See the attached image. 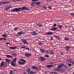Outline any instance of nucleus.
I'll list each match as a JSON object with an SVG mask.
<instances>
[{
    "instance_id": "f257e3e1",
    "label": "nucleus",
    "mask_w": 74,
    "mask_h": 74,
    "mask_svg": "<svg viewBox=\"0 0 74 74\" xmlns=\"http://www.w3.org/2000/svg\"><path fill=\"white\" fill-rule=\"evenodd\" d=\"M29 10V9L28 8H26V7H22L21 8H15L13 9L12 10V11L13 12H19L20 11H23L24 10Z\"/></svg>"
},
{
    "instance_id": "f03ea898",
    "label": "nucleus",
    "mask_w": 74,
    "mask_h": 74,
    "mask_svg": "<svg viewBox=\"0 0 74 74\" xmlns=\"http://www.w3.org/2000/svg\"><path fill=\"white\" fill-rule=\"evenodd\" d=\"M20 61L22 62V63L20 61L18 62V63H19V64H24L25 63V62L26 61L25 60H24V59H19Z\"/></svg>"
},
{
    "instance_id": "7ed1b4c3",
    "label": "nucleus",
    "mask_w": 74,
    "mask_h": 74,
    "mask_svg": "<svg viewBox=\"0 0 74 74\" xmlns=\"http://www.w3.org/2000/svg\"><path fill=\"white\" fill-rule=\"evenodd\" d=\"M10 2L9 1H6V2L0 1V4H9Z\"/></svg>"
},
{
    "instance_id": "20e7f679",
    "label": "nucleus",
    "mask_w": 74,
    "mask_h": 74,
    "mask_svg": "<svg viewBox=\"0 0 74 74\" xmlns=\"http://www.w3.org/2000/svg\"><path fill=\"white\" fill-rule=\"evenodd\" d=\"M38 59L40 61H41L42 62H43V61H44L45 58H44V57H40Z\"/></svg>"
},
{
    "instance_id": "39448f33",
    "label": "nucleus",
    "mask_w": 74,
    "mask_h": 74,
    "mask_svg": "<svg viewBox=\"0 0 74 74\" xmlns=\"http://www.w3.org/2000/svg\"><path fill=\"white\" fill-rule=\"evenodd\" d=\"M10 8H11V6H10V5H6L5 8V11H8V9H10Z\"/></svg>"
},
{
    "instance_id": "423d86ee",
    "label": "nucleus",
    "mask_w": 74,
    "mask_h": 74,
    "mask_svg": "<svg viewBox=\"0 0 74 74\" xmlns=\"http://www.w3.org/2000/svg\"><path fill=\"white\" fill-rule=\"evenodd\" d=\"M31 33L32 34V35H33V36H37V35H38V34L35 31L33 32H31Z\"/></svg>"
},
{
    "instance_id": "0eeeda50",
    "label": "nucleus",
    "mask_w": 74,
    "mask_h": 74,
    "mask_svg": "<svg viewBox=\"0 0 74 74\" xmlns=\"http://www.w3.org/2000/svg\"><path fill=\"white\" fill-rule=\"evenodd\" d=\"M25 55L26 56H27L28 57H30V56H32V54H31V53H29V54L28 53H27L25 54Z\"/></svg>"
},
{
    "instance_id": "6e6552de",
    "label": "nucleus",
    "mask_w": 74,
    "mask_h": 74,
    "mask_svg": "<svg viewBox=\"0 0 74 74\" xmlns=\"http://www.w3.org/2000/svg\"><path fill=\"white\" fill-rule=\"evenodd\" d=\"M25 33L23 32L22 31H21V32H18L17 34L18 35H20V36H21L22 34H24Z\"/></svg>"
},
{
    "instance_id": "1a4fd4ad",
    "label": "nucleus",
    "mask_w": 74,
    "mask_h": 74,
    "mask_svg": "<svg viewBox=\"0 0 74 74\" xmlns=\"http://www.w3.org/2000/svg\"><path fill=\"white\" fill-rule=\"evenodd\" d=\"M63 66H64V64H61L58 65V68H59L60 69H61V68H62V67H63Z\"/></svg>"
},
{
    "instance_id": "9d476101",
    "label": "nucleus",
    "mask_w": 74,
    "mask_h": 74,
    "mask_svg": "<svg viewBox=\"0 0 74 74\" xmlns=\"http://www.w3.org/2000/svg\"><path fill=\"white\" fill-rule=\"evenodd\" d=\"M57 29H58L57 28H55L54 27H52L51 29H50V30H56Z\"/></svg>"
},
{
    "instance_id": "9b49d317",
    "label": "nucleus",
    "mask_w": 74,
    "mask_h": 74,
    "mask_svg": "<svg viewBox=\"0 0 74 74\" xmlns=\"http://www.w3.org/2000/svg\"><path fill=\"white\" fill-rule=\"evenodd\" d=\"M46 34L47 35H52V34H53V32H47V33H46Z\"/></svg>"
},
{
    "instance_id": "f8f14e48",
    "label": "nucleus",
    "mask_w": 74,
    "mask_h": 74,
    "mask_svg": "<svg viewBox=\"0 0 74 74\" xmlns=\"http://www.w3.org/2000/svg\"><path fill=\"white\" fill-rule=\"evenodd\" d=\"M32 69H35V70H38V68L37 66H32Z\"/></svg>"
},
{
    "instance_id": "ddd939ff",
    "label": "nucleus",
    "mask_w": 74,
    "mask_h": 74,
    "mask_svg": "<svg viewBox=\"0 0 74 74\" xmlns=\"http://www.w3.org/2000/svg\"><path fill=\"white\" fill-rule=\"evenodd\" d=\"M31 71V69H27V72L28 73V74H29L30 71Z\"/></svg>"
},
{
    "instance_id": "4468645a",
    "label": "nucleus",
    "mask_w": 74,
    "mask_h": 74,
    "mask_svg": "<svg viewBox=\"0 0 74 74\" xmlns=\"http://www.w3.org/2000/svg\"><path fill=\"white\" fill-rule=\"evenodd\" d=\"M11 64L12 66H16V65L14 64V62L13 61H12Z\"/></svg>"
},
{
    "instance_id": "2eb2a0df",
    "label": "nucleus",
    "mask_w": 74,
    "mask_h": 74,
    "mask_svg": "<svg viewBox=\"0 0 74 74\" xmlns=\"http://www.w3.org/2000/svg\"><path fill=\"white\" fill-rule=\"evenodd\" d=\"M54 70H55V71H61V70H60V69L57 68L56 69H55Z\"/></svg>"
},
{
    "instance_id": "dca6fc26",
    "label": "nucleus",
    "mask_w": 74,
    "mask_h": 74,
    "mask_svg": "<svg viewBox=\"0 0 74 74\" xmlns=\"http://www.w3.org/2000/svg\"><path fill=\"white\" fill-rule=\"evenodd\" d=\"M22 42H23L24 44H27V41L25 40H24L22 41Z\"/></svg>"
},
{
    "instance_id": "f3484780",
    "label": "nucleus",
    "mask_w": 74,
    "mask_h": 74,
    "mask_svg": "<svg viewBox=\"0 0 74 74\" xmlns=\"http://www.w3.org/2000/svg\"><path fill=\"white\" fill-rule=\"evenodd\" d=\"M37 26H38L39 27H42V26H43L40 23H38L37 25Z\"/></svg>"
},
{
    "instance_id": "a211bd4d",
    "label": "nucleus",
    "mask_w": 74,
    "mask_h": 74,
    "mask_svg": "<svg viewBox=\"0 0 74 74\" xmlns=\"http://www.w3.org/2000/svg\"><path fill=\"white\" fill-rule=\"evenodd\" d=\"M6 56H7V58H12V57L11 56H10L9 55H7Z\"/></svg>"
},
{
    "instance_id": "6ab92c4d",
    "label": "nucleus",
    "mask_w": 74,
    "mask_h": 74,
    "mask_svg": "<svg viewBox=\"0 0 74 74\" xmlns=\"http://www.w3.org/2000/svg\"><path fill=\"white\" fill-rule=\"evenodd\" d=\"M54 37H55L56 38H58V40H59L60 41V39H61L60 38H59V37H58V36H54Z\"/></svg>"
},
{
    "instance_id": "aec40b11",
    "label": "nucleus",
    "mask_w": 74,
    "mask_h": 74,
    "mask_svg": "<svg viewBox=\"0 0 74 74\" xmlns=\"http://www.w3.org/2000/svg\"><path fill=\"white\" fill-rule=\"evenodd\" d=\"M16 48L17 47H10L9 48H10V49H16Z\"/></svg>"
},
{
    "instance_id": "412c9836",
    "label": "nucleus",
    "mask_w": 74,
    "mask_h": 74,
    "mask_svg": "<svg viewBox=\"0 0 74 74\" xmlns=\"http://www.w3.org/2000/svg\"><path fill=\"white\" fill-rule=\"evenodd\" d=\"M47 67H48V68H50V67H53V65H48L47 66Z\"/></svg>"
},
{
    "instance_id": "4be33fe9",
    "label": "nucleus",
    "mask_w": 74,
    "mask_h": 74,
    "mask_svg": "<svg viewBox=\"0 0 74 74\" xmlns=\"http://www.w3.org/2000/svg\"><path fill=\"white\" fill-rule=\"evenodd\" d=\"M35 4H36L37 5H39L41 4V3L40 2H37L35 3Z\"/></svg>"
},
{
    "instance_id": "5701e85b",
    "label": "nucleus",
    "mask_w": 74,
    "mask_h": 74,
    "mask_svg": "<svg viewBox=\"0 0 74 74\" xmlns=\"http://www.w3.org/2000/svg\"><path fill=\"white\" fill-rule=\"evenodd\" d=\"M66 49L67 51H69V49L70 48V47H66Z\"/></svg>"
},
{
    "instance_id": "b1692460",
    "label": "nucleus",
    "mask_w": 74,
    "mask_h": 74,
    "mask_svg": "<svg viewBox=\"0 0 74 74\" xmlns=\"http://www.w3.org/2000/svg\"><path fill=\"white\" fill-rule=\"evenodd\" d=\"M5 60L7 62H8L9 63L10 62V60H9V59H6Z\"/></svg>"
},
{
    "instance_id": "393cba45",
    "label": "nucleus",
    "mask_w": 74,
    "mask_h": 74,
    "mask_svg": "<svg viewBox=\"0 0 74 74\" xmlns=\"http://www.w3.org/2000/svg\"><path fill=\"white\" fill-rule=\"evenodd\" d=\"M40 51L41 52H43V53H44L45 52L44 50L43 49H40Z\"/></svg>"
},
{
    "instance_id": "a878e982",
    "label": "nucleus",
    "mask_w": 74,
    "mask_h": 74,
    "mask_svg": "<svg viewBox=\"0 0 74 74\" xmlns=\"http://www.w3.org/2000/svg\"><path fill=\"white\" fill-rule=\"evenodd\" d=\"M36 73V72H33L32 71H30V72H29V74H33L34 73Z\"/></svg>"
},
{
    "instance_id": "bb28decb",
    "label": "nucleus",
    "mask_w": 74,
    "mask_h": 74,
    "mask_svg": "<svg viewBox=\"0 0 74 74\" xmlns=\"http://www.w3.org/2000/svg\"><path fill=\"white\" fill-rule=\"evenodd\" d=\"M58 27L60 28V29H61L62 27V25H58Z\"/></svg>"
},
{
    "instance_id": "cd10ccee",
    "label": "nucleus",
    "mask_w": 74,
    "mask_h": 74,
    "mask_svg": "<svg viewBox=\"0 0 74 74\" xmlns=\"http://www.w3.org/2000/svg\"><path fill=\"white\" fill-rule=\"evenodd\" d=\"M4 62L3 61L1 63V66H3V65L4 64Z\"/></svg>"
},
{
    "instance_id": "c85d7f7f",
    "label": "nucleus",
    "mask_w": 74,
    "mask_h": 74,
    "mask_svg": "<svg viewBox=\"0 0 74 74\" xmlns=\"http://www.w3.org/2000/svg\"><path fill=\"white\" fill-rule=\"evenodd\" d=\"M65 40H69V39L67 37L64 38Z\"/></svg>"
},
{
    "instance_id": "c756f323",
    "label": "nucleus",
    "mask_w": 74,
    "mask_h": 74,
    "mask_svg": "<svg viewBox=\"0 0 74 74\" xmlns=\"http://www.w3.org/2000/svg\"><path fill=\"white\" fill-rule=\"evenodd\" d=\"M3 37H7V35H5V34H3V35H2Z\"/></svg>"
},
{
    "instance_id": "7c9ffc66",
    "label": "nucleus",
    "mask_w": 74,
    "mask_h": 74,
    "mask_svg": "<svg viewBox=\"0 0 74 74\" xmlns=\"http://www.w3.org/2000/svg\"><path fill=\"white\" fill-rule=\"evenodd\" d=\"M12 55H13V56H16L17 54H16L13 53Z\"/></svg>"
},
{
    "instance_id": "2f4dec72",
    "label": "nucleus",
    "mask_w": 74,
    "mask_h": 74,
    "mask_svg": "<svg viewBox=\"0 0 74 74\" xmlns=\"http://www.w3.org/2000/svg\"><path fill=\"white\" fill-rule=\"evenodd\" d=\"M57 74V73L56 72H51L50 73V74Z\"/></svg>"
},
{
    "instance_id": "473e14b6",
    "label": "nucleus",
    "mask_w": 74,
    "mask_h": 74,
    "mask_svg": "<svg viewBox=\"0 0 74 74\" xmlns=\"http://www.w3.org/2000/svg\"><path fill=\"white\" fill-rule=\"evenodd\" d=\"M50 53L51 55H53V54L54 53L52 51H51L50 52Z\"/></svg>"
},
{
    "instance_id": "72a5a7b5",
    "label": "nucleus",
    "mask_w": 74,
    "mask_h": 74,
    "mask_svg": "<svg viewBox=\"0 0 74 74\" xmlns=\"http://www.w3.org/2000/svg\"><path fill=\"white\" fill-rule=\"evenodd\" d=\"M45 56L46 57V58H49V56L48 55H45Z\"/></svg>"
},
{
    "instance_id": "f704fd0d",
    "label": "nucleus",
    "mask_w": 74,
    "mask_h": 74,
    "mask_svg": "<svg viewBox=\"0 0 74 74\" xmlns=\"http://www.w3.org/2000/svg\"><path fill=\"white\" fill-rule=\"evenodd\" d=\"M43 9H47V7L45 6H43L42 7Z\"/></svg>"
},
{
    "instance_id": "c9c22d12",
    "label": "nucleus",
    "mask_w": 74,
    "mask_h": 74,
    "mask_svg": "<svg viewBox=\"0 0 74 74\" xmlns=\"http://www.w3.org/2000/svg\"><path fill=\"white\" fill-rule=\"evenodd\" d=\"M16 58H15L14 59V62H16Z\"/></svg>"
},
{
    "instance_id": "e433bc0d",
    "label": "nucleus",
    "mask_w": 74,
    "mask_h": 74,
    "mask_svg": "<svg viewBox=\"0 0 74 74\" xmlns=\"http://www.w3.org/2000/svg\"><path fill=\"white\" fill-rule=\"evenodd\" d=\"M27 47V46H23V47H21V48L22 49V48H26Z\"/></svg>"
},
{
    "instance_id": "4c0bfd02",
    "label": "nucleus",
    "mask_w": 74,
    "mask_h": 74,
    "mask_svg": "<svg viewBox=\"0 0 74 74\" xmlns=\"http://www.w3.org/2000/svg\"><path fill=\"white\" fill-rule=\"evenodd\" d=\"M48 8H49V9H50V10L52 9V8L51 7V6H48Z\"/></svg>"
},
{
    "instance_id": "58836bf2",
    "label": "nucleus",
    "mask_w": 74,
    "mask_h": 74,
    "mask_svg": "<svg viewBox=\"0 0 74 74\" xmlns=\"http://www.w3.org/2000/svg\"><path fill=\"white\" fill-rule=\"evenodd\" d=\"M12 73H13V71H12L11 70L10 71V74H12Z\"/></svg>"
},
{
    "instance_id": "ea45409f",
    "label": "nucleus",
    "mask_w": 74,
    "mask_h": 74,
    "mask_svg": "<svg viewBox=\"0 0 74 74\" xmlns=\"http://www.w3.org/2000/svg\"><path fill=\"white\" fill-rule=\"evenodd\" d=\"M5 43L6 44H7V45H8V44H9V45H11V44H10V43Z\"/></svg>"
},
{
    "instance_id": "a19ab883",
    "label": "nucleus",
    "mask_w": 74,
    "mask_h": 74,
    "mask_svg": "<svg viewBox=\"0 0 74 74\" xmlns=\"http://www.w3.org/2000/svg\"><path fill=\"white\" fill-rule=\"evenodd\" d=\"M38 44L39 45H42V44H43L44 43L39 42V43H38Z\"/></svg>"
},
{
    "instance_id": "79ce46f5",
    "label": "nucleus",
    "mask_w": 74,
    "mask_h": 74,
    "mask_svg": "<svg viewBox=\"0 0 74 74\" xmlns=\"http://www.w3.org/2000/svg\"><path fill=\"white\" fill-rule=\"evenodd\" d=\"M68 66H71V64H68Z\"/></svg>"
},
{
    "instance_id": "37998d69",
    "label": "nucleus",
    "mask_w": 74,
    "mask_h": 74,
    "mask_svg": "<svg viewBox=\"0 0 74 74\" xmlns=\"http://www.w3.org/2000/svg\"><path fill=\"white\" fill-rule=\"evenodd\" d=\"M17 29H18V28H15L14 29V30H16Z\"/></svg>"
},
{
    "instance_id": "c03bdc74",
    "label": "nucleus",
    "mask_w": 74,
    "mask_h": 74,
    "mask_svg": "<svg viewBox=\"0 0 74 74\" xmlns=\"http://www.w3.org/2000/svg\"><path fill=\"white\" fill-rule=\"evenodd\" d=\"M45 52H46V53H49V52H48V50L45 51Z\"/></svg>"
},
{
    "instance_id": "a18cd8bd",
    "label": "nucleus",
    "mask_w": 74,
    "mask_h": 74,
    "mask_svg": "<svg viewBox=\"0 0 74 74\" xmlns=\"http://www.w3.org/2000/svg\"><path fill=\"white\" fill-rule=\"evenodd\" d=\"M71 16H74V14L71 13Z\"/></svg>"
},
{
    "instance_id": "49530a36",
    "label": "nucleus",
    "mask_w": 74,
    "mask_h": 74,
    "mask_svg": "<svg viewBox=\"0 0 74 74\" xmlns=\"http://www.w3.org/2000/svg\"><path fill=\"white\" fill-rule=\"evenodd\" d=\"M57 25L56 24H54V25H53V26H57Z\"/></svg>"
},
{
    "instance_id": "de8ad7c7",
    "label": "nucleus",
    "mask_w": 74,
    "mask_h": 74,
    "mask_svg": "<svg viewBox=\"0 0 74 74\" xmlns=\"http://www.w3.org/2000/svg\"><path fill=\"white\" fill-rule=\"evenodd\" d=\"M35 3H32L31 4V5L32 6L33 5H34V4H35Z\"/></svg>"
},
{
    "instance_id": "09e8293b",
    "label": "nucleus",
    "mask_w": 74,
    "mask_h": 74,
    "mask_svg": "<svg viewBox=\"0 0 74 74\" xmlns=\"http://www.w3.org/2000/svg\"><path fill=\"white\" fill-rule=\"evenodd\" d=\"M3 39H4V38H1L0 39V41H1V40H3Z\"/></svg>"
},
{
    "instance_id": "8fccbe9b",
    "label": "nucleus",
    "mask_w": 74,
    "mask_h": 74,
    "mask_svg": "<svg viewBox=\"0 0 74 74\" xmlns=\"http://www.w3.org/2000/svg\"><path fill=\"white\" fill-rule=\"evenodd\" d=\"M25 49L26 50H29V48H26Z\"/></svg>"
},
{
    "instance_id": "3c124183",
    "label": "nucleus",
    "mask_w": 74,
    "mask_h": 74,
    "mask_svg": "<svg viewBox=\"0 0 74 74\" xmlns=\"http://www.w3.org/2000/svg\"><path fill=\"white\" fill-rule=\"evenodd\" d=\"M51 40H52L53 39V37H51Z\"/></svg>"
},
{
    "instance_id": "603ef678",
    "label": "nucleus",
    "mask_w": 74,
    "mask_h": 74,
    "mask_svg": "<svg viewBox=\"0 0 74 74\" xmlns=\"http://www.w3.org/2000/svg\"><path fill=\"white\" fill-rule=\"evenodd\" d=\"M32 1H38V0H32Z\"/></svg>"
},
{
    "instance_id": "864d4df0",
    "label": "nucleus",
    "mask_w": 74,
    "mask_h": 74,
    "mask_svg": "<svg viewBox=\"0 0 74 74\" xmlns=\"http://www.w3.org/2000/svg\"><path fill=\"white\" fill-rule=\"evenodd\" d=\"M24 74H27V73L26 72H24Z\"/></svg>"
},
{
    "instance_id": "5fc2aeb1",
    "label": "nucleus",
    "mask_w": 74,
    "mask_h": 74,
    "mask_svg": "<svg viewBox=\"0 0 74 74\" xmlns=\"http://www.w3.org/2000/svg\"><path fill=\"white\" fill-rule=\"evenodd\" d=\"M60 54H61V55H63V54L62 53H61Z\"/></svg>"
},
{
    "instance_id": "6e6d98bb",
    "label": "nucleus",
    "mask_w": 74,
    "mask_h": 74,
    "mask_svg": "<svg viewBox=\"0 0 74 74\" xmlns=\"http://www.w3.org/2000/svg\"><path fill=\"white\" fill-rule=\"evenodd\" d=\"M4 40H5H5H6V38H3V39Z\"/></svg>"
},
{
    "instance_id": "4d7b16f0",
    "label": "nucleus",
    "mask_w": 74,
    "mask_h": 74,
    "mask_svg": "<svg viewBox=\"0 0 74 74\" xmlns=\"http://www.w3.org/2000/svg\"><path fill=\"white\" fill-rule=\"evenodd\" d=\"M72 63H73V64H74V62H72Z\"/></svg>"
},
{
    "instance_id": "13d9d810",
    "label": "nucleus",
    "mask_w": 74,
    "mask_h": 74,
    "mask_svg": "<svg viewBox=\"0 0 74 74\" xmlns=\"http://www.w3.org/2000/svg\"><path fill=\"white\" fill-rule=\"evenodd\" d=\"M65 67H66V68H67V67L66 66H65Z\"/></svg>"
},
{
    "instance_id": "bf43d9fd",
    "label": "nucleus",
    "mask_w": 74,
    "mask_h": 74,
    "mask_svg": "<svg viewBox=\"0 0 74 74\" xmlns=\"http://www.w3.org/2000/svg\"><path fill=\"white\" fill-rule=\"evenodd\" d=\"M66 28H67V25H66Z\"/></svg>"
},
{
    "instance_id": "052dcab7",
    "label": "nucleus",
    "mask_w": 74,
    "mask_h": 74,
    "mask_svg": "<svg viewBox=\"0 0 74 74\" xmlns=\"http://www.w3.org/2000/svg\"><path fill=\"white\" fill-rule=\"evenodd\" d=\"M0 60H2V59H1V58H0Z\"/></svg>"
},
{
    "instance_id": "680f3d73",
    "label": "nucleus",
    "mask_w": 74,
    "mask_h": 74,
    "mask_svg": "<svg viewBox=\"0 0 74 74\" xmlns=\"http://www.w3.org/2000/svg\"><path fill=\"white\" fill-rule=\"evenodd\" d=\"M13 1V2H14V1H15L14 0V1Z\"/></svg>"
},
{
    "instance_id": "e2e57ef3",
    "label": "nucleus",
    "mask_w": 74,
    "mask_h": 74,
    "mask_svg": "<svg viewBox=\"0 0 74 74\" xmlns=\"http://www.w3.org/2000/svg\"><path fill=\"white\" fill-rule=\"evenodd\" d=\"M49 0H48L47 1V2H49Z\"/></svg>"
},
{
    "instance_id": "0e129e2a",
    "label": "nucleus",
    "mask_w": 74,
    "mask_h": 74,
    "mask_svg": "<svg viewBox=\"0 0 74 74\" xmlns=\"http://www.w3.org/2000/svg\"><path fill=\"white\" fill-rule=\"evenodd\" d=\"M73 31H74V29L73 30Z\"/></svg>"
},
{
    "instance_id": "69168bd1",
    "label": "nucleus",
    "mask_w": 74,
    "mask_h": 74,
    "mask_svg": "<svg viewBox=\"0 0 74 74\" xmlns=\"http://www.w3.org/2000/svg\"><path fill=\"white\" fill-rule=\"evenodd\" d=\"M39 6H41V5H40Z\"/></svg>"
},
{
    "instance_id": "338daca9",
    "label": "nucleus",
    "mask_w": 74,
    "mask_h": 74,
    "mask_svg": "<svg viewBox=\"0 0 74 74\" xmlns=\"http://www.w3.org/2000/svg\"><path fill=\"white\" fill-rule=\"evenodd\" d=\"M68 70L69 71V70H70V69H68Z\"/></svg>"
},
{
    "instance_id": "774afa93",
    "label": "nucleus",
    "mask_w": 74,
    "mask_h": 74,
    "mask_svg": "<svg viewBox=\"0 0 74 74\" xmlns=\"http://www.w3.org/2000/svg\"><path fill=\"white\" fill-rule=\"evenodd\" d=\"M16 36H18V35H16Z\"/></svg>"
}]
</instances>
